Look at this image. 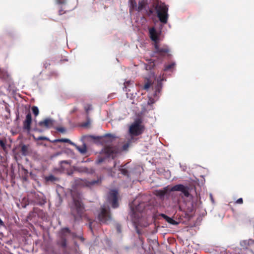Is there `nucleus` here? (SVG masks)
Instances as JSON below:
<instances>
[{
  "label": "nucleus",
  "instance_id": "f257e3e1",
  "mask_svg": "<svg viewBox=\"0 0 254 254\" xmlns=\"http://www.w3.org/2000/svg\"><path fill=\"white\" fill-rule=\"evenodd\" d=\"M162 79L160 77L157 78L153 72L150 71L149 76L144 80V90L149 91L148 95V105H152L159 97V94L162 88Z\"/></svg>",
  "mask_w": 254,
  "mask_h": 254
},
{
  "label": "nucleus",
  "instance_id": "f03ea898",
  "mask_svg": "<svg viewBox=\"0 0 254 254\" xmlns=\"http://www.w3.org/2000/svg\"><path fill=\"white\" fill-rule=\"evenodd\" d=\"M139 198L135 199L130 204V208L131 212L132 221L134 226L135 228L136 232L140 238L141 234L142 223V212H143V202L142 200H139Z\"/></svg>",
  "mask_w": 254,
  "mask_h": 254
},
{
  "label": "nucleus",
  "instance_id": "7ed1b4c3",
  "mask_svg": "<svg viewBox=\"0 0 254 254\" xmlns=\"http://www.w3.org/2000/svg\"><path fill=\"white\" fill-rule=\"evenodd\" d=\"M147 3V0H144V10H146L148 15L153 14L155 10L159 21L163 24L167 23L169 17L168 14V7L165 3L162 2L159 0H156L152 4L154 9L153 8H151L148 10L147 9L146 6Z\"/></svg>",
  "mask_w": 254,
  "mask_h": 254
},
{
  "label": "nucleus",
  "instance_id": "20e7f679",
  "mask_svg": "<svg viewBox=\"0 0 254 254\" xmlns=\"http://www.w3.org/2000/svg\"><path fill=\"white\" fill-rule=\"evenodd\" d=\"M70 210L74 221L82 218L85 212V207L80 197H73V202L70 206Z\"/></svg>",
  "mask_w": 254,
  "mask_h": 254
},
{
  "label": "nucleus",
  "instance_id": "39448f33",
  "mask_svg": "<svg viewBox=\"0 0 254 254\" xmlns=\"http://www.w3.org/2000/svg\"><path fill=\"white\" fill-rule=\"evenodd\" d=\"M141 120L138 119L135 121L129 127L128 134L131 139H133L134 136H138L141 133Z\"/></svg>",
  "mask_w": 254,
  "mask_h": 254
},
{
  "label": "nucleus",
  "instance_id": "423d86ee",
  "mask_svg": "<svg viewBox=\"0 0 254 254\" xmlns=\"http://www.w3.org/2000/svg\"><path fill=\"white\" fill-rule=\"evenodd\" d=\"M98 219L102 223L108 224L112 220L111 212L109 207L105 206L101 207V212L98 214Z\"/></svg>",
  "mask_w": 254,
  "mask_h": 254
},
{
  "label": "nucleus",
  "instance_id": "0eeeda50",
  "mask_svg": "<svg viewBox=\"0 0 254 254\" xmlns=\"http://www.w3.org/2000/svg\"><path fill=\"white\" fill-rule=\"evenodd\" d=\"M118 194V191L116 190H111L108 193L107 200L113 208H116L119 206Z\"/></svg>",
  "mask_w": 254,
  "mask_h": 254
},
{
  "label": "nucleus",
  "instance_id": "6e6552de",
  "mask_svg": "<svg viewBox=\"0 0 254 254\" xmlns=\"http://www.w3.org/2000/svg\"><path fill=\"white\" fill-rule=\"evenodd\" d=\"M103 152L107 157H111L113 159L116 156L118 149L116 146H106L103 150Z\"/></svg>",
  "mask_w": 254,
  "mask_h": 254
},
{
  "label": "nucleus",
  "instance_id": "1a4fd4ad",
  "mask_svg": "<svg viewBox=\"0 0 254 254\" xmlns=\"http://www.w3.org/2000/svg\"><path fill=\"white\" fill-rule=\"evenodd\" d=\"M155 49V53L158 54L161 57H165L170 52V49L168 46L166 45L159 47L158 44L154 45Z\"/></svg>",
  "mask_w": 254,
  "mask_h": 254
},
{
  "label": "nucleus",
  "instance_id": "9d476101",
  "mask_svg": "<svg viewBox=\"0 0 254 254\" xmlns=\"http://www.w3.org/2000/svg\"><path fill=\"white\" fill-rule=\"evenodd\" d=\"M149 37L153 42V45L159 44L160 41V33H158L154 27L149 29Z\"/></svg>",
  "mask_w": 254,
  "mask_h": 254
},
{
  "label": "nucleus",
  "instance_id": "9b49d317",
  "mask_svg": "<svg viewBox=\"0 0 254 254\" xmlns=\"http://www.w3.org/2000/svg\"><path fill=\"white\" fill-rule=\"evenodd\" d=\"M171 191H179L182 192L185 196L189 197L190 195L189 188L182 184L176 185L171 189Z\"/></svg>",
  "mask_w": 254,
  "mask_h": 254
},
{
  "label": "nucleus",
  "instance_id": "f8f14e48",
  "mask_svg": "<svg viewBox=\"0 0 254 254\" xmlns=\"http://www.w3.org/2000/svg\"><path fill=\"white\" fill-rule=\"evenodd\" d=\"M54 120L51 118H46L43 121H40L38 123L39 126L44 127L46 129L52 127L54 125Z\"/></svg>",
  "mask_w": 254,
  "mask_h": 254
},
{
  "label": "nucleus",
  "instance_id": "ddd939ff",
  "mask_svg": "<svg viewBox=\"0 0 254 254\" xmlns=\"http://www.w3.org/2000/svg\"><path fill=\"white\" fill-rule=\"evenodd\" d=\"M32 123L31 114L29 112L26 116L25 121L23 122V128L24 129L29 132L31 130V125Z\"/></svg>",
  "mask_w": 254,
  "mask_h": 254
},
{
  "label": "nucleus",
  "instance_id": "4468645a",
  "mask_svg": "<svg viewBox=\"0 0 254 254\" xmlns=\"http://www.w3.org/2000/svg\"><path fill=\"white\" fill-rule=\"evenodd\" d=\"M33 197L34 201L37 204L42 205L46 202L45 197L42 193L38 194L35 192L33 194Z\"/></svg>",
  "mask_w": 254,
  "mask_h": 254
},
{
  "label": "nucleus",
  "instance_id": "2eb2a0df",
  "mask_svg": "<svg viewBox=\"0 0 254 254\" xmlns=\"http://www.w3.org/2000/svg\"><path fill=\"white\" fill-rule=\"evenodd\" d=\"M129 1L130 4L131 8L132 9L136 8L138 11H141L143 9V0L139 1L137 8L135 0H129Z\"/></svg>",
  "mask_w": 254,
  "mask_h": 254
},
{
  "label": "nucleus",
  "instance_id": "dca6fc26",
  "mask_svg": "<svg viewBox=\"0 0 254 254\" xmlns=\"http://www.w3.org/2000/svg\"><path fill=\"white\" fill-rule=\"evenodd\" d=\"M102 179L101 178H98L97 180H92V181H85L84 182V184L86 187H91L93 186L96 185H100L101 184Z\"/></svg>",
  "mask_w": 254,
  "mask_h": 254
},
{
  "label": "nucleus",
  "instance_id": "f3484780",
  "mask_svg": "<svg viewBox=\"0 0 254 254\" xmlns=\"http://www.w3.org/2000/svg\"><path fill=\"white\" fill-rule=\"evenodd\" d=\"M160 215L162 217V218L165 219L168 223L174 225H177L178 224V223L176 221L174 220L172 218L169 217V216H167L164 214L162 213Z\"/></svg>",
  "mask_w": 254,
  "mask_h": 254
},
{
  "label": "nucleus",
  "instance_id": "a211bd4d",
  "mask_svg": "<svg viewBox=\"0 0 254 254\" xmlns=\"http://www.w3.org/2000/svg\"><path fill=\"white\" fill-rule=\"evenodd\" d=\"M75 148L82 154H85L87 151V146L85 143H84L82 146H79L75 144L74 145Z\"/></svg>",
  "mask_w": 254,
  "mask_h": 254
},
{
  "label": "nucleus",
  "instance_id": "6ab92c4d",
  "mask_svg": "<svg viewBox=\"0 0 254 254\" xmlns=\"http://www.w3.org/2000/svg\"><path fill=\"white\" fill-rule=\"evenodd\" d=\"M253 244H254V240H253L252 239L243 240L241 241L240 243L241 246L243 248H245L246 249L248 248V247Z\"/></svg>",
  "mask_w": 254,
  "mask_h": 254
},
{
  "label": "nucleus",
  "instance_id": "aec40b11",
  "mask_svg": "<svg viewBox=\"0 0 254 254\" xmlns=\"http://www.w3.org/2000/svg\"><path fill=\"white\" fill-rule=\"evenodd\" d=\"M71 231L68 228H64L62 229L61 232V238L66 239L68 234H70Z\"/></svg>",
  "mask_w": 254,
  "mask_h": 254
},
{
  "label": "nucleus",
  "instance_id": "412c9836",
  "mask_svg": "<svg viewBox=\"0 0 254 254\" xmlns=\"http://www.w3.org/2000/svg\"><path fill=\"white\" fill-rule=\"evenodd\" d=\"M54 142H66L68 143L71 145H75V143L71 141L69 139L67 138H61L55 139Z\"/></svg>",
  "mask_w": 254,
  "mask_h": 254
},
{
  "label": "nucleus",
  "instance_id": "4be33fe9",
  "mask_svg": "<svg viewBox=\"0 0 254 254\" xmlns=\"http://www.w3.org/2000/svg\"><path fill=\"white\" fill-rule=\"evenodd\" d=\"M45 180L47 182H54L59 180L58 178H56L53 175H50L45 177Z\"/></svg>",
  "mask_w": 254,
  "mask_h": 254
},
{
  "label": "nucleus",
  "instance_id": "5701e85b",
  "mask_svg": "<svg viewBox=\"0 0 254 254\" xmlns=\"http://www.w3.org/2000/svg\"><path fill=\"white\" fill-rule=\"evenodd\" d=\"M58 244L63 248L66 247V239L64 238H60V240L58 242Z\"/></svg>",
  "mask_w": 254,
  "mask_h": 254
},
{
  "label": "nucleus",
  "instance_id": "b1692460",
  "mask_svg": "<svg viewBox=\"0 0 254 254\" xmlns=\"http://www.w3.org/2000/svg\"><path fill=\"white\" fill-rule=\"evenodd\" d=\"M155 66V64L153 61L151 60L148 61V64L145 65V68L147 70H151Z\"/></svg>",
  "mask_w": 254,
  "mask_h": 254
},
{
  "label": "nucleus",
  "instance_id": "393cba45",
  "mask_svg": "<svg viewBox=\"0 0 254 254\" xmlns=\"http://www.w3.org/2000/svg\"><path fill=\"white\" fill-rule=\"evenodd\" d=\"M167 192V189H165L164 190H159L156 192V195L161 197H163Z\"/></svg>",
  "mask_w": 254,
  "mask_h": 254
},
{
  "label": "nucleus",
  "instance_id": "a878e982",
  "mask_svg": "<svg viewBox=\"0 0 254 254\" xmlns=\"http://www.w3.org/2000/svg\"><path fill=\"white\" fill-rule=\"evenodd\" d=\"M21 151L22 154L24 156H25L28 153V147L26 145H23L21 148Z\"/></svg>",
  "mask_w": 254,
  "mask_h": 254
},
{
  "label": "nucleus",
  "instance_id": "bb28decb",
  "mask_svg": "<svg viewBox=\"0 0 254 254\" xmlns=\"http://www.w3.org/2000/svg\"><path fill=\"white\" fill-rule=\"evenodd\" d=\"M32 111L34 115L36 117L39 113V109L36 106H33L32 107Z\"/></svg>",
  "mask_w": 254,
  "mask_h": 254
},
{
  "label": "nucleus",
  "instance_id": "cd10ccee",
  "mask_svg": "<svg viewBox=\"0 0 254 254\" xmlns=\"http://www.w3.org/2000/svg\"><path fill=\"white\" fill-rule=\"evenodd\" d=\"M104 137L108 138L109 139V141L112 142L116 137L112 134H106L105 135Z\"/></svg>",
  "mask_w": 254,
  "mask_h": 254
},
{
  "label": "nucleus",
  "instance_id": "c85d7f7f",
  "mask_svg": "<svg viewBox=\"0 0 254 254\" xmlns=\"http://www.w3.org/2000/svg\"><path fill=\"white\" fill-rule=\"evenodd\" d=\"M33 138L35 140H49L48 138L46 136H39L35 137L34 135H33Z\"/></svg>",
  "mask_w": 254,
  "mask_h": 254
},
{
  "label": "nucleus",
  "instance_id": "c756f323",
  "mask_svg": "<svg viewBox=\"0 0 254 254\" xmlns=\"http://www.w3.org/2000/svg\"><path fill=\"white\" fill-rule=\"evenodd\" d=\"M0 146L2 148V149L5 151L6 150V147L5 144V141L3 140H0Z\"/></svg>",
  "mask_w": 254,
  "mask_h": 254
},
{
  "label": "nucleus",
  "instance_id": "7c9ffc66",
  "mask_svg": "<svg viewBox=\"0 0 254 254\" xmlns=\"http://www.w3.org/2000/svg\"><path fill=\"white\" fill-rule=\"evenodd\" d=\"M174 65H175V64L174 63H172L171 64L166 65L165 66L164 70H169V69L173 68Z\"/></svg>",
  "mask_w": 254,
  "mask_h": 254
},
{
  "label": "nucleus",
  "instance_id": "2f4dec72",
  "mask_svg": "<svg viewBox=\"0 0 254 254\" xmlns=\"http://www.w3.org/2000/svg\"><path fill=\"white\" fill-rule=\"evenodd\" d=\"M133 139H130V140L128 142L125 144L123 146V149L124 150H127L129 145V143L131 142V141Z\"/></svg>",
  "mask_w": 254,
  "mask_h": 254
},
{
  "label": "nucleus",
  "instance_id": "473e14b6",
  "mask_svg": "<svg viewBox=\"0 0 254 254\" xmlns=\"http://www.w3.org/2000/svg\"><path fill=\"white\" fill-rule=\"evenodd\" d=\"M6 75V73L4 72L3 70L0 68V78H3L5 77Z\"/></svg>",
  "mask_w": 254,
  "mask_h": 254
},
{
  "label": "nucleus",
  "instance_id": "72a5a7b5",
  "mask_svg": "<svg viewBox=\"0 0 254 254\" xmlns=\"http://www.w3.org/2000/svg\"><path fill=\"white\" fill-rule=\"evenodd\" d=\"M58 131L62 132V133H64L66 131L65 129L63 127H58L56 129Z\"/></svg>",
  "mask_w": 254,
  "mask_h": 254
},
{
  "label": "nucleus",
  "instance_id": "f704fd0d",
  "mask_svg": "<svg viewBox=\"0 0 254 254\" xmlns=\"http://www.w3.org/2000/svg\"><path fill=\"white\" fill-rule=\"evenodd\" d=\"M120 171L123 175L128 176V171L127 169L122 168L120 169Z\"/></svg>",
  "mask_w": 254,
  "mask_h": 254
},
{
  "label": "nucleus",
  "instance_id": "c9c22d12",
  "mask_svg": "<svg viewBox=\"0 0 254 254\" xmlns=\"http://www.w3.org/2000/svg\"><path fill=\"white\" fill-rule=\"evenodd\" d=\"M105 160V158L103 157H99L98 160L96 161V163L97 164H100L103 162Z\"/></svg>",
  "mask_w": 254,
  "mask_h": 254
},
{
  "label": "nucleus",
  "instance_id": "e433bc0d",
  "mask_svg": "<svg viewBox=\"0 0 254 254\" xmlns=\"http://www.w3.org/2000/svg\"><path fill=\"white\" fill-rule=\"evenodd\" d=\"M58 4H64L66 3V0H56Z\"/></svg>",
  "mask_w": 254,
  "mask_h": 254
},
{
  "label": "nucleus",
  "instance_id": "4c0bfd02",
  "mask_svg": "<svg viewBox=\"0 0 254 254\" xmlns=\"http://www.w3.org/2000/svg\"><path fill=\"white\" fill-rule=\"evenodd\" d=\"M235 203L237 204H242L243 203V199L242 198H240L238 199Z\"/></svg>",
  "mask_w": 254,
  "mask_h": 254
},
{
  "label": "nucleus",
  "instance_id": "58836bf2",
  "mask_svg": "<svg viewBox=\"0 0 254 254\" xmlns=\"http://www.w3.org/2000/svg\"><path fill=\"white\" fill-rule=\"evenodd\" d=\"M117 230L118 233L121 232V226L119 224H117L116 226Z\"/></svg>",
  "mask_w": 254,
  "mask_h": 254
},
{
  "label": "nucleus",
  "instance_id": "ea45409f",
  "mask_svg": "<svg viewBox=\"0 0 254 254\" xmlns=\"http://www.w3.org/2000/svg\"><path fill=\"white\" fill-rule=\"evenodd\" d=\"M91 109V105H88L87 107H86L85 108V110L86 112L87 113H88L89 111Z\"/></svg>",
  "mask_w": 254,
  "mask_h": 254
},
{
  "label": "nucleus",
  "instance_id": "a19ab883",
  "mask_svg": "<svg viewBox=\"0 0 254 254\" xmlns=\"http://www.w3.org/2000/svg\"><path fill=\"white\" fill-rule=\"evenodd\" d=\"M33 130H34V131H37V132H43V131H44V130H43V129H40V128H37V127L34 128L33 129Z\"/></svg>",
  "mask_w": 254,
  "mask_h": 254
},
{
  "label": "nucleus",
  "instance_id": "79ce46f5",
  "mask_svg": "<svg viewBox=\"0 0 254 254\" xmlns=\"http://www.w3.org/2000/svg\"><path fill=\"white\" fill-rule=\"evenodd\" d=\"M130 83V81H127V82L126 83H124V85H125V88L126 89V91H127V86Z\"/></svg>",
  "mask_w": 254,
  "mask_h": 254
},
{
  "label": "nucleus",
  "instance_id": "37998d69",
  "mask_svg": "<svg viewBox=\"0 0 254 254\" xmlns=\"http://www.w3.org/2000/svg\"><path fill=\"white\" fill-rule=\"evenodd\" d=\"M70 164V162L67 160H63L61 162V164Z\"/></svg>",
  "mask_w": 254,
  "mask_h": 254
},
{
  "label": "nucleus",
  "instance_id": "c03bdc74",
  "mask_svg": "<svg viewBox=\"0 0 254 254\" xmlns=\"http://www.w3.org/2000/svg\"><path fill=\"white\" fill-rule=\"evenodd\" d=\"M64 13H65L64 11V10L63 9H60L59 11V14L60 15H62L63 14H64Z\"/></svg>",
  "mask_w": 254,
  "mask_h": 254
},
{
  "label": "nucleus",
  "instance_id": "a18cd8bd",
  "mask_svg": "<svg viewBox=\"0 0 254 254\" xmlns=\"http://www.w3.org/2000/svg\"><path fill=\"white\" fill-rule=\"evenodd\" d=\"M70 234L72 235V237H73V238H78V237L76 236V234H75V233H71H71H70Z\"/></svg>",
  "mask_w": 254,
  "mask_h": 254
},
{
  "label": "nucleus",
  "instance_id": "49530a36",
  "mask_svg": "<svg viewBox=\"0 0 254 254\" xmlns=\"http://www.w3.org/2000/svg\"><path fill=\"white\" fill-rule=\"evenodd\" d=\"M78 238L79 239H80V240H81L82 242H83V241H84V239L83 238V237L79 236V237H78Z\"/></svg>",
  "mask_w": 254,
  "mask_h": 254
},
{
  "label": "nucleus",
  "instance_id": "de8ad7c7",
  "mask_svg": "<svg viewBox=\"0 0 254 254\" xmlns=\"http://www.w3.org/2000/svg\"><path fill=\"white\" fill-rule=\"evenodd\" d=\"M3 224V223L2 222V221L1 220V219L0 218V225H2Z\"/></svg>",
  "mask_w": 254,
  "mask_h": 254
},
{
  "label": "nucleus",
  "instance_id": "09e8293b",
  "mask_svg": "<svg viewBox=\"0 0 254 254\" xmlns=\"http://www.w3.org/2000/svg\"><path fill=\"white\" fill-rule=\"evenodd\" d=\"M91 138H95V137L93 136H89Z\"/></svg>",
  "mask_w": 254,
  "mask_h": 254
},
{
  "label": "nucleus",
  "instance_id": "8fccbe9b",
  "mask_svg": "<svg viewBox=\"0 0 254 254\" xmlns=\"http://www.w3.org/2000/svg\"><path fill=\"white\" fill-rule=\"evenodd\" d=\"M52 254H55V253H54V250H53V252H52Z\"/></svg>",
  "mask_w": 254,
  "mask_h": 254
},
{
  "label": "nucleus",
  "instance_id": "3c124183",
  "mask_svg": "<svg viewBox=\"0 0 254 254\" xmlns=\"http://www.w3.org/2000/svg\"><path fill=\"white\" fill-rule=\"evenodd\" d=\"M89 227H90V228L91 229V224H90Z\"/></svg>",
  "mask_w": 254,
  "mask_h": 254
},
{
  "label": "nucleus",
  "instance_id": "603ef678",
  "mask_svg": "<svg viewBox=\"0 0 254 254\" xmlns=\"http://www.w3.org/2000/svg\"><path fill=\"white\" fill-rule=\"evenodd\" d=\"M251 253L252 254H254V253L252 251Z\"/></svg>",
  "mask_w": 254,
  "mask_h": 254
}]
</instances>
